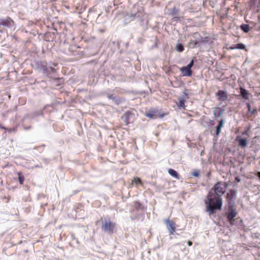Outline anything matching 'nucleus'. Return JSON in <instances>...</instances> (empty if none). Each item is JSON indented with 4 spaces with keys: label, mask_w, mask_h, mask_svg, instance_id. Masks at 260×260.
Here are the masks:
<instances>
[{
    "label": "nucleus",
    "mask_w": 260,
    "mask_h": 260,
    "mask_svg": "<svg viewBox=\"0 0 260 260\" xmlns=\"http://www.w3.org/2000/svg\"><path fill=\"white\" fill-rule=\"evenodd\" d=\"M227 186L225 182L219 181L216 183L208 192L205 203L206 206V211L209 215L214 213L216 210H221L222 205L221 196L225 192Z\"/></svg>",
    "instance_id": "obj_1"
},
{
    "label": "nucleus",
    "mask_w": 260,
    "mask_h": 260,
    "mask_svg": "<svg viewBox=\"0 0 260 260\" xmlns=\"http://www.w3.org/2000/svg\"><path fill=\"white\" fill-rule=\"evenodd\" d=\"M102 229L105 232L111 235L116 231V224L110 218L105 219L102 225Z\"/></svg>",
    "instance_id": "obj_2"
},
{
    "label": "nucleus",
    "mask_w": 260,
    "mask_h": 260,
    "mask_svg": "<svg viewBox=\"0 0 260 260\" xmlns=\"http://www.w3.org/2000/svg\"><path fill=\"white\" fill-rule=\"evenodd\" d=\"M167 228L169 232L170 235H174L176 232V224L174 221L169 219L165 220Z\"/></svg>",
    "instance_id": "obj_3"
},
{
    "label": "nucleus",
    "mask_w": 260,
    "mask_h": 260,
    "mask_svg": "<svg viewBox=\"0 0 260 260\" xmlns=\"http://www.w3.org/2000/svg\"><path fill=\"white\" fill-rule=\"evenodd\" d=\"M15 25L14 21L10 17H7L6 18L0 19V27H11Z\"/></svg>",
    "instance_id": "obj_4"
},
{
    "label": "nucleus",
    "mask_w": 260,
    "mask_h": 260,
    "mask_svg": "<svg viewBox=\"0 0 260 260\" xmlns=\"http://www.w3.org/2000/svg\"><path fill=\"white\" fill-rule=\"evenodd\" d=\"M216 95L218 96V100L222 102L226 101L228 97L227 93L221 90H219Z\"/></svg>",
    "instance_id": "obj_5"
},
{
    "label": "nucleus",
    "mask_w": 260,
    "mask_h": 260,
    "mask_svg": "<svg viewBox=\"0 0 260 260\" xmlns=\"http://www.w3.org/2000/svg\"><path fill=\"white\" fill-rule=\"evenodd\" d=\"M237 213L235 209L231 208L229 212L227 213L226 217L231 224L233 223V219L236 216Z\"/></svg>",
    "instance_id": "obj_6"
},
{
    "label": "nucleus",
    "mask_w": 260,
    "mask_h": 260,
    "mask_svg": "<svg viewBox=\"0 0 260 260\" xmlns=\"http://www.w3.org/2000/svg\"><path fill=\"white\" fill-rule=\"evenodd\" d=\"M180 71L184 76H190L191 75L192 71L191 69H188L186 67H183L180 69Z\"/></svg>",
    "instance_id": "obj_7"
},
{
    "label": "nucleus",
    "mask_w": 260,
    "mask_h": 260,
    "mask_svg": "<svg viewBox=\"0 0 260 260\" xmlns=\"http://www.w3.org/2000/svg\"><path fill=\"white\" fill-rule=\"evenodd\" d=\"M224 122V120L223 119H221L219 121L218 125L216 127L215 135L217 137L219 135L220 133L221 128L223 126Z\"/></svg>",
    "instance_id": "obj_8"
},
{
    "label": "nucleus",
    "mask_w": 260,
    "mask_h": 260,
    "mask_svg": "<svg viewBox=\"0 0 260 260\" xmlns=\"http://www.w3.org/2000/svg\"><path fill=\"white\" fill-rule=\"evenodd\" d=\"M168 173L171 176L177 179H179L180 178L179 175L178 174V173L175 170L172 169H169L168 170Z\"/></svg>",
    "instance_id": "obj_9"
},
{
    "label": "nucleus",
    "mask_w": 260,
    "mask_h": 260,
    "mask_svg": "<svg viewBox=\"0 0 260 260\" xmlns=\"http://www.w3.org/2000/svg\"><path fill=\"white\" fill-rule=\"evenodd\" d=\"M245 45L242 43H239L235 45H233L230 47V49L233 50L235 49H245Z\"/></svg>",
    "instance_id": "obj_10"
},
{
    "label": "nucleus",
    "mask_w": 260,
    "mask_h": 260,
    "mask_svg": "<svg viewBox=\"0 0 260 260\" xmlns=\"http://www.w3.org/2000/svg\"><path fill=\"white\" fill-rule=\"evenodd\" d=\"M240 93L243 98L245 99H248V93L247 90L243 88H240Z\"/></svg>",
    "instance_id": "obj_11"
},
{
    "label": "nucleus",
    "mask_w": 260,
    "mask_h": 260,
    "mask_svg": "<svg viewBox=\"0 0 260 260\" xmlns=\"http://www.w3.org/2000/svg\"><path fill=\"white\" fill-rule=\"evenodd\" d=\"M138 184H141V185H143V183H142V182L140 178L135 177L132 181V185H134V184L137 185Z\"/></svg>",
    "instance_id": "obj_12"
},
{
    "label": "nucleus",
    "mask_w": 260,
    "mask_h": 260,
    "mask_svg": "<svg viewBox=\"0 0 260 260\" xmlns=\"http://www.w3.org/2000/svg\"><path fill=\"white\" fill-rule=\"evenodd\" d=\"M247 142L246 139H240L239 140V145L242 148H244L247 146Z\"/></svg>",
    "instance_id": "obj_13"
},
{
    "label": "nucleus",
    "mask_w": 260,
    "mask_h": 260,
    "mask_svg": "<svg viewBox=\"0 0 260 260\" xmlns=\"http://www.w3.org/2000/svg\"><path fill=\"white\" fill-rule=\"evenodd\" d=\"M240 27L241 28V29L245 32H248L250 29H249V25L248 24H242L241 26H240Z\"/></svg>",
    "instance_id": "obj_14"
},
{
    "label": "nucleus",
    "mask_w": 260,
    "mask_h": 260,
    "mask_svg": "<svg viewBox=\"0 0 260 260\" xmlns=\"http://www.w3.org/2000/svg\"><path fill=\"white\" fill-rule=\"evenodd\" d=\"M129 116V115H123L121 117V120L126 125L128 124L129 123V122L128 121Z\"/></svg>",
    "instance_id": "obj_15"
},
{
    "label": "nucleus",
    "mask_w": 260,
    "mask_h": 260,
    "mask_svg": "<svg viewBox=\"0 0 260 260\" xmlns=\"http://www.w3.org/2000/svg\"><path fill=\"white\" fill-rule=\"evenodd\" d=\"M18 179L20 184H23L24 181V177L21 172L18 173Z\"/></svg>",
    "instance_id": "obj_16"
},
{
    "label": "nucleus",
    "mask_w": 260,
    "mask_h": 260,
    "mask_svg": "<svg viewBox=\"0 0 260 260\" xmlns=\"http://www.w3.org/2000/svg\"><path fill=\"white\" fill-rule=\"evenodd\" d=\"M177 105L179 108H184L185 107V101L183 99L180 100Z\"/></svg>",
    "instance_id": "obj_17"
},
{
    "label": "nucleus",
    "mask_w": 260,
    "mask_h": 260,
    "mask_svg": "<svg viewBox=\"0 0 260 260\" xmlns=\"http://www.w3.org/2000/svg\"><path fill=\"white\" fill-rule=\"evenodd\" d=\"M134 206L137 210H139L141 208L142 204L139 201H135L134 202Z\"/></svg>",
    "instance_id": "obj_18"
},
{
    "label": "nucleus",
    "mask_w": 260,
    "mask_h": 260,
    "mask_svg": "<svg viewBox=\"0 0 260 260\" xmlns=\"http://www.w3.org/2000/svg\"><path fill=\"white\" fill-rule=\"evenodd\" d=\"M176 49L177 51L181 52L184 50V47L181 44H178L176 47Z\"/></svg>",
    "instance_id": "obj_19"
},
{
    "label": "nucleus",
    "mask_w": 260,
    "mask_h": 260,
    "mask_svg": "<svg viewBox=\"0 0 260 260\" xmlns=\"http://www.w3.org/2000/svg\"><path fill=\"white\" fill-rule=\"evenodd\" d=\"M113 101L116 104L118 105L122 102V100L119 98L115 97Z\"/></svg>",
    "instance_id": "obj_20"
},
{
    "label": "nucleus",
    "mask_w": 260,
    "mask_h": 260,
    "mask_svg": "<svg viewBox=\"0 0 260 260\" xmlns=\"http://www.w3.org/2000/svg\"><path fill=\"white\" fill-rule=\"evenodd\" d=\"M193 60H192L190 63L187 66H186L187 68H188V69H191V68L192 67L193 65Z\"/></svg>",
    "instance_id": "obj_21"
},
{
    "label": "nucleus",
    "mask_w": 260,
    "mask_h": 260,
    "mask_svg": "<svg viewBox=\"0 0 260 260\" xmlns=\"http://www.w3.org/2000/svg\"><path fill=\"white\" fill-rule=\"evenodd\" d=\"M107 97L109 99H112L113 100L115 96H114L113 94H108L107 95Z\"/></svg>",
    "instance_id": "obj_22"
},
{
    "label": "nucleus",
    "mask_w": 260,
    "mask_h": 260,
    "mask_svg": "<svg viewBox=\"0 0 260 260\" xmlns=\"http://www.w3.org/2000/svg\"><path fill=\"white\" fill-rule=\"evenodd\" d=\"M192 175L195 177H198L199 176V173L198 172H194L193 173Z\"/></svg>",
    "instance_id": "obj_23"
},
{
    "label": "nucleus",
    "mask_w": 260,
    "mask_h": 260,
    "mask_svg": "<svg viewBox=\"0 0 260 260\" xmlns=\"http://www.w3.org/2000/svg\"><path fill=\"white\" fill-rule=\"evenodd\" d=\"M156 115H151V114H150V115H147V116L148 117H149L150 118H153L154 117V116H155Z\"/></svg>",
    "instance_id": "obj_24"
},
{
    "label": "nucleus",
    "mask_w": 260,
    "mask_h": 260,
    "mask_svg": "<svg viewBox=\"0 0 260 260\" xmlns=\"http://www.w3.org/2000/svg\"><path fill=\"white\" fill-rule=\"evenodd\" d=\"M192 242H191L190 241H187V244L188 245V246H190L192 245Z\"/></svg>",
    "instance_id": "obj_25"
},
{
    "label": "nucleus",
    "mask_w": 260,
    "mask_h": 260,
    "mask_svg": "<svg viewBox=\"0 0 260 260\" xmlns=\"http://www.w3.org/2000/svg\"><path fill=\"white\" fill-rule=\"evenodd\" d=\"M173 19H174L175 21H178V20H179V17H174V18H173Z\"/></svg>",
    "instance_id": "obj_26"
},
{
    "label": "nucleus",
    "mask_w": 260,
    "mask_h": 260,
    "mask_svg": "<svg viewBox=\"0 0 260 260\" xmlns=\"http://www.w3.org/2000/svg\"><path fill=\"white\" fill-rule=\"evenodd\" d=\"M257 176L260 178V172L257 173Z\"/></svg>",
    "instance_id": "obj_27"
},
{
    "label": "nucleus",
    "mask_w": 260,
    "mask_h": 260,
    "mask_svg": "<svg viewBox=\"0 0 260 260\" xmlns=\"http://www.w3.org/2000/svg\"><path fill=\"white\" fill-rule=\"evenodd\" d=\"M0 127H1V128H3V129H6V128H5V127H4L2 126L1 124H0Z\"/></svg>",
    "instance_id": "obj_28"
},
{
    "label": "nucleus",
    "mask_w": 260,
    "mask_h": 260,
    "mask_svg": "<svg viewBox=\"0 0 260 260\" xmlns=\"http://www.w3.org/2000/svg\"><path fill=\"white\" fill-rule=\"evenodd\" d=\"M226 198L228 199L229 198V193H227Z\"/></svg>",
    "instance_id": "obj_29"
},
{
    "label": "nucleus",
    "mask_w": 260,
    "mask_h": 260,
    "mask_svg": "<svg viewBox=\"0 0 260 260\" xmlns=\"http://www.w3.org/2000/svg\"><path fill=\"white\" fill-rule=\"evenodd\" d=\"M160 115V117L162 118V117H164V116L165 115L161 114V115Z\"/></svg>",
    "instance_id": "obj_30"
},
{
    "label": "nucleus",
    "mask_w": 260,
    "mask_h": 260,
    "mask_svg": "<svg viewBox=\"0 0 260 260\" xmlns=\"http://www.w3.org/2000/svg\"><path fill=\"white\" fill-rule=\"evenodd\" d=\"M236 180H237V181H240V179H238L237 178H236Z\"/></svg>",
    "instance_id": "obj_31"
},
{
    "label": "nucleus",
    "mask_w": 260,
    "mask_h": 260,
    "mask_svg": "<svg viewBox=\"0 0 260 260\" xmlns=\"http://www.w3.org/2000/svg\"><path fill=\"white\" fill-rule=\"evenodd\" d=\"M238 137H237L236 140L238 141Z\"/></svg>",
    "instance_id": "obj_32"
}]
</instances>
